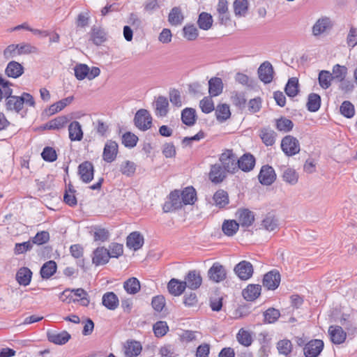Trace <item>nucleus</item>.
<instances>
[{"label": "nucleus", "mask_w": 357, "mask_h": 357, "mask_svg": "<svg viewBox=\"0 0 357 357\" xmlns=\"http://www.w3.org/2000/svg\"><path fill=\"white\" fill-rule=\"evenodd\" d=\"M184 20L181 9L178 7L173 8L168 16V22L172 26L181 25Z\"/></svg>", "instance_id": "nucleus-33"}, {"label": "nucleus", "mask_w": 357, "mask_h": 357, "mask_svg": "<svg viewBox=\"0 0 357 357\" xmlns=\"http://www.w3.org/2000/svg\"><path fill=\"white\" fill-rule=\"evenodd\" d=\"M281 148L284 153L289 156L294 155L300 151L298 139L291 135H287L282 139Z\"/></svg>", "instance_id": "nucleus-5"}, {"label": "nucleus", "mask_w": 357, "mask_h": 357, "mask_svg": "<svg viewBox=\"0 0 357 357\" xmlns=\"http://www.w3.org/2000/svg\"><path fill=\"white\" fill-rule=\"evenodd\" d=\"M264 321L268 324L275 322L280 316V311L275 308H269L264 313Z\"/></svg>", "instance_id": "nucleus-60"}, {"label": "nucleus", "mask_w": 357, "mask_h": 357, "mask_svg": "<svg viewBox=\"0 0 357 357\" xmlns=\"http://www.w3.org/2000/svg\"><path fill=\"white\" fill-rule=\"evenodd\" d=\"M185 286L183 281L172 278L168 282L167 289L169 292L175 296H180L185 289Z\"/></svg>", "instance_id": "nucleus-28"}, {"label": "nucleus", "mask_w": 357, "mask_h": 357, "mask_svg": "<svg viewBox=\"0 0 357 357\" xmlns=\"http://www.w3.org/2000/svg\"><path fill=\"white\" fill-rule=\"evenodd\" d=\"M110 255L107 249L100 247L94 250L92 261L96 266H100L107 264Z\"/></svg>", "instance_id": "nucleus-19"}, {"label": "nucleus", "mask_w": 357, "mask_h": 357, "mask_svg": "<svg viewBox=\"0 0 357 357\" xmlns=\"http://www.w3.org/2000/svg\"><path fill=\"white\" fill-rule=\"evenodd\" d=\"M277 348L280 354L287 356L291 352L292 344L290 340H282L278 342Z\"/></svg>", "instance_id": "nucleus-63"}, {"label": "nucleus", "mask_w": 357, "mask_h": 357, "mask_svg": "<svg viewBox=\"0 0 357 357\" xmlns=\"http://www.w3.org/2000/svg\"><path fill=\"white\" fill-rule=\"evenodd\" d=\"M50 240V234L47 231H41L38 232L34 237L31 239V243L33 244L41 245L47 243Z\"/></svg>", "instance_id": "nucleus-56"}, {"label": "nucleus", "mask_w": 357, "mask_h": 357, "mask_svg": "<svg viewBox=\"0 0 357 357\" xmlns=\"http://www.w3.org/2000/svg\"><path fill=\"white\" fill-rule=\"evenodd\" d=\"M182 207V202L180 197V192L174 190L170 192L167 200L162 206L164 213H169L176 211Z\"/></svg>", "instance_id": "nucleus-6"}, {"label": "nucleus", "mask_w": 357, "mask_h": 357, "mask_svg": "<svg viewBox=\"0 0 357 357\" xmlns=\"http://www.w3.org/2000/svg\"><path fill=\"white\" fill-rule=\"evenodd\" d=\"M183 37L189 40H195L198 36L199 31L194 25H185L183 29Z\"/></svg>", "instance_id": "nucleus-53"}, {"label": "nucleus", "mask_w": 357, "mask_h": 357, "mask_svg": "<svg viewBox=\"0 0 357 357\" xmlns=\"http://www.w3.org/2000/svg\"><path fill=\"white\" fill-rule=\"evenodd\" d=\"M5 73L10 77L17 78L22 75L24 68L17 61H10L8 63Z\"/></svg>", "instance_id": "nucleus-29"}, {"label": "nucleus", "mask_w": 357, "mask_h": 357, "mask_svg": "<svg viewBox=\"0 0 357 357\" xmlns=\"http://www.w3.org/2000/svg\"><path fill=\"white\" fill-rule=\"evenodd\" d=\"M328 333L331 341L336 344L344 342L347 337V333L344 331L342 327L338 326H330Z\"/></svg>", "instance_id": "nucleus-21"}, {"label": "nucleus", "mask_w": 357, "mask_h": 357, "mask_svg": "<svg viewBox=\"0 0 357 357\" xmlns=\"http://www.w3.org/2000/svg\"><path fill=\"white\" fill-rule=\"evenodd\" d=\"M93 165L91 162L85 161L78 167V172L82 181L89 183L93 178Z\"/></svg>", "instance_id": "nucleus-15"}, {"label": "nucleus", "mask_w": 357, "mask_h": 357, "mask_svg": "<svg viewBox=\"0 0 357 357\" xmlns=\"http://www.w3.org/2000/svg\"><path fill=\"white\" fill-rule=\"evenodd\" d=\"M259 137L266 146H272L275 144L276 134L273 130L264 128L260 130Z\"/></svg>", "instance_id": "nucleus-38"}, {"label": "nucleus", "mask_w": 357, "mask_h": 357, "mask_svg": "<svg viewBox=\"0 0 357 357\" xmlns=\"http://www.w3.org/2000/svg\"><path fill=\"white\" fill-rule=\"evenodd\" d=\"M232 103L239 108H243L245 105L246 99L243 92L234 91L231 96Z\"/></svg>", "instance_id": "nucleus-58"}, {"label": "nucleus", "mask_w": 357, "mask_h": 357, "mask_svg": "<svg viewBox=\"0 0 357 357\" xmlns=\"http://www.w3.org/2000/svg\"><path fill=\"white\" fill-rule=\"evenodd\" d=\"M102 305L107 309L114 310L119 304L117 296L114 292H107L102 296Z\"/></svg>", "instance_id": "nucleus-27"}, {"label": "nucleus", "mask_w": 357, "mask_h": 357, "mask_svg": "<svg viewBox=\"0 0 357 357\" xmlns=\"http://www.w3.org/2000/svg\"><path fill=\"white\" fill-rule=\"evenodd\" d=\"M32 272L29 268L22 267L19 269L16 274V280L20 284L27 286L31 282Z\"/></svg>", "instance_id": "nucleus-34"}, {"label": "nucleus", "mask_w": 357, "mask_h": 357, "mask_svg": "<svg viewBox=\"0 0 357 357\" xmlns=\"http://www.w3.org/2000/svg\"><path fill=\"white\" fill-rule=\"evenodd\" d=\"M280 275L278 271H271L264 275L263 285L268 289H275L280 284Z\"/></svg>", "instance_id": "nucleus-16"}, {"label": "nucleus", "mask_w": 357, "mask_h": 357, "mask_svg": "<svg viewBox=\"0 0 357 357\" xmlns=\"http://www.w3.org/2000/svg\"><path fill=\"white\" fill-rule=\"evenodd\" d=\"M340 110L341 114L347 118H351L355 114L354 106L349 101H344L340 106Z\"/></svg>", "instance_id": "nucleus-57"}, {"label": "nucleus", "mask_w": 357, "mask_h": 357, "mask_svg": "<svg viewBox=\"0 0 357 357\" xmlns=\"http://www.w3.org/2000/svg\"><path fill=\"white\" fill-rule=\"evenodd\" d=\"M282 178L285 182L295 185L298 182V176L294 169L287 168L283 172Z\"/></svg>", "instance_id": "nucleus-54"}, {"label": "nucleus", "mask_w": 357, "mask_h": 357, "mask_svg": "<svg viewBox=\"0 0 357 357\" xmlns=\"http://www.w3.org/2000/svg\"><path fill=\"white\" fill-rule=\"evenodd\" d=\"M169 102L167 98L159 96L155 101V114L160 117L165 116L168 113Z\"/></svg>", "instance_id": "nucleus-36"}, {"label": "nucleus", "mask_w": 357, "mask_h": 357, "mask_svg": "<svg viewBox=\"0 0 357 357\" xmlns=\"http://www.w3.org/2000/svg\"><path fill=\"white\" fill-rule=\"evenodd\" d=\"M213 200L219 208L225 207L229 204V196L224 190H218L213 195Z\"/></svg>", "instance_id": "nucleus-37"}, {"label": "nucleus", "mask_w": 357, "mask_h": 357, "mask_svg": "<svg viewBox=\"0 0 357 357\" xmlns=\"http://www.w3.org/2000/svg\"><path fill=\"white\" fill-rule=\"evenodd\" d=\"M330 26V21L328 18L319 19L312 26V33L317 36L324 33Z\"/></svg>", "instance_id": "nucleus-41"}, {"label": "nucleus", "mask_w": 357, "mask_h": 357, "mask_svg": "<svg viewBox=\"0 0 357 357\" xmlns=\"http://www.w3.org/2000/svg\"><path fill=\"white\" fill-rule=\"evenodd\" d=\"M213 22V17L211 14L202 12L199 15L197 24L201 29L208 30L212 26Z\"/></svg>", "instance_id": "nucleus-47"}, {"label": "nucleus", "mask_w": 357, "mask_h": 357, "mask_svg": "<svg viewBox=\"0 0 357 357\" xmlns=\"http://www.w3.org/2000/svg\"><path fill=\"white\" fill-rule=\"evenodd\" d=\"M238 169H240L243 172H250L255 165V159L252 155L245 153L242 155L238 160Z\"/></svg>", "instance_id": "nucleus-22"}, {"label": "nucleus", "mask_w": 357, "mask_h": 357, "mask_svg": "<svg viewBox=\"0 0 357 357\" xmlns=\"http://www.w3.org/2000/svg\"><path fill=\"white\" fill-rule=\"evenodd\" d=\"M234 78L236 82L245 87L254 88L257 84V81L255 79H252L242 73H237Z\"/></svg>", "instance_id": "nucleus-49"}, {"label": "nucleus", "mask_w": 357, "mask_h": 357, "mask_svg": "<svg viewBox=\"0 0 357 357\" xmlns=\"http://www.w3.org/2000/svg\"><path fill=\"white\" fill-rule=\"evenodd\" d=\"M185 287L195 290L198 289L202 283V278L199 271L196 270L190 271L183 281Z\"/></svg>", "instance_id": "nucleus-11"}, {"label": "nucleus", "mask_w": 357, "mask_h": 357, "mask_svg": "<svg viewBox=\"0 0 357 357\" xmlns=\"http://www.w3.org/2000/svg\"><path fill=\"white\" fill-rule=\"evenodd\" d=\"M239 224L234 220H225L222 225V229L224 234L228 236H232L238 231Z\"/></svg>", "instance_id": "nucleus-44"}, {"label": "nucleus", "mask_w": 357, "mask_h": 357, "mask_svg": "<svg viewBox=\"0 0 357 357\" xmlns=\"http://www.w3.org/2000/svg\"><path fill=\"white\" fill-rule=\"evenodd\" d=\"M144 244V237L138 231L130 233L126 239V245L134 250H138Z\"/></svg>", "instance_id": "nucleus-20"}, {"label": "nucleus", "mask_w": 357, "mask_h": 357, "mask_svg": "<svg viewBox=\"0 0 357 357\" xmlns=\"http://www.w3.org/2000/svg\"><path fill=\"white\" fill-rule=\"evenodd\" d=\"M218 20L222 24H227L230 21L228 2L227 0H218L216 8Z\"/></svg>", "instance_id": "nucleus-18"}, {"label": "nucleus", "mask_w": 357, "mask_h": 357, "mask_svg": "<svg viewBox=\"0 0 357 357\" xmlns=\"http://www.w3.org/2000/svg\"><path fill=\"white\" fill-rule=\"evenodd\" d=\"M125 349L126 357H135L141 353L142 347L139 342L130 341L127 342V346H126Z\"/></svg>", "instance_id": "nucleus-40"}, {"label": "nucleus", "mask_w": 357, "mask_h": 357, "mask_svg": "<svg viewBox=\"0 0 357 357\" xmlns=\"http://www.w3.org/2000/svg\"><path fill=\"white\" fill-rule=\"evenodd\" d=\"M215 116L219 122L225 121L231 116L229 107L227 104L218 105L215 110Z\"/></svg>", "instance_id": "nucleus-46"}, {"label": "nucleus", "mask_w": 357, "mask_h": 357, "mask_svg": "<svg viewBox=\"0 0 357 357\" xmlns=\"http://www.w3.org/2000/svg\"><path fill=\"white\" fill-rule=\"evenodd\" d=\"M225 268L220 263H214L208 271L209 279L215 282H220L226 278Z\"/></svg>", "instance_id": "nucleus-12"}, {"label": "nucleus", "mask_w": 357, "mask_h": 357, "mask_svg": "<svg viewBox=\"0 0 357 357\" xmlns=\"http://www.w3.org/2000/svg\"><path fill=\"white\" fill-rule=\"evenodd\" d=\"M222 91H208L211 96H218ZM199 107L204 113L208 114L214 109V104L211 97H204L199 102Z\"/></svg>", "instance_id": "nucleus-25"}, {"label": "nucleus", "mask_w": 357, "mask_h": 357, "mask_svg": "<svg viewBox=\"0 0 357 357\" xmlns=\"http://www.w3.org/2000/svg\"><path fill=\"white\" fill-rule=\"evenodd\" d=\"M258 178L262 185H271L276 179L274 169L268 165L262 166L258 175Z\"/></svg>", "instance_id": "nucleus-10"}, {"label": "nucleus", "mask_w": 357, "mask_h": 357, "mask_svg": "<svg viewBox=\"0 0 357 357\" xmlns=\"http://www.w3.org/2000/svg\"><path fill=\"white\" fill-rule=\"evenodd\" d=\"M261 286L259 284H249L247 288L243 290V298L249 301H255L261 294Z\"/></svg>", "instance_id": "nucleus-26"}, {"label": "nucleus", "mask_w": 357, "mask_h": 357, "mask_svg": "<svg viewBox=\"0 0 357 357\" xmlns=\"http://www.w3.org/2000/svg\"><path fill=\"white\" fill-rule=\"evenodd\" d=\"M161 357H176L178 356L175 347L172 344H165L159 351Z\"/></svg>", "instance_id": "nucleus-61"}, {"label": "nucleus", "mask_w": 357, "mask_h": 357, "mask_svg": "<svg viewBox=\"0 0 357 357\" xmlns=\"http://www.w3.org/2000/svg\"><path fill=\"white\" fill-rule=\"evenodd\" d=\"M261 228L268 231H273L278 228V220L273 214L268 213L262 220Z\"/></svg>", "instance_id": "nucleus-30"}, {"label": "nucleus", "mask_w": 357, "mask_h": 357, "mask_svg": "<svg viewBox=\"0 0 357 357\" xmlns=\"http://www.w3.org/2000/svg\"><path fill=\"white\" fill-rule=\"evenodd\" d=\"M123 287L128 294H135L140 290V283L136 278H130L124 282Z\"/></svg>", "instance_id": "nucleus-50"}, {"label": "nucleus", "mask_w": 357, "mask_h": 357, "mask_svg": "<svg viewBox=\"0 0 357 357\" xmlns=\"http://www.w3.org/2000/svg\"><path fill=\"white\" fill-rule=\"evenodd\" d=\"M347 68L344 66L336 64L332 69V77L335 83H340L344 80L347 75Z\"/></svg>", "instance_id": "nucleus-35"}, {"label": "nucleus", "mask_w": 357, "mask_h": 357, "mask_svg": "<svg viewBox=\"0 0 357 357\" xmlns=\"http://www.w3.org/2000/svg\"><path fill=\"white\" fill-rule=\"evenodd\" d=\"M318 79L320 86L324 89L329 88L333 83H335L332 74L328 70H321L319 73Z\"/></svg>", "instance_id": "nucleus-42"}, {"label": "nucleus", "mask_w": 357, "mask_h": 357, "mask_svg": "<svg viewBox=\"0 0 357 357\" xmlns=\"http://www.w3.org/2000/svg\"><path fill=\"white\" fill-rule=\"evenodd\" d=\"M57 265L54 261L50 260L45 262L41 267L40 273L43 279H49L56 271Z\"/></svg>", "instance_id": "nucleus-32"}, {"label": "nucleus", "mask_w": 357, "mask_h": 357, "mask_svg": "<svg viewBox=\"0 0 357 357\" xmlns=\"http://www.w3.org/2000/svg\"><path fill=\"white\" fill-rule=\"evenodd\" d=\"M74 73L76 78L79 80L87 79L91 80L98 77L100 73V70L98 67H89L86 64L77 63L74 67Z\"/></svg>", "instance_id": "nucleus-2"}, {"label": "nucleus", "mask_w": 357, "mask_h": 357, "mask_svg": "<svg viewBox=\"0 0 357 357\" xmlns=\"http://www.w3.org/2000/svg\"><path fill=\"white\" fill-rule=\"evenodd\" d=\"M35 102L31 95L24 93L21 96H8L6 99V107L7 110L19 112L24 105L34 106Z\"/></svg>", "instance_id": "nucleus-1"}, {"label": "nucleus", "mask_w": 357, "mask_h": 357, "mask_svg": "<svg viewBox=\"0 0 357 357\" xmlns=\"http://www.w3.org/2000/svg\"><path fill=\"white\" fill-rule=\"evenodd\" d=\"M236 338L238 342L245 347L250 346L252 342L251 333L249 331L244 330L243 328L239 330L236 335Z\"/></svg>", "instance_id": "nucleus-51"}, {"label": "nucleus", "mask_w": 357, "mask_h": 357, "mask_svg": "<svg viewBox=\"0 0 357 357\" xmlns=\"http://www.w3.org/2000/svg\"><path fill=\"white\" fill-rule=\"evenodd\" d=\"M67 121H68V119L66 116H59V117H57V118L50 121L47 124V127L49 129L59 130V129L63 128L66 126V124L67 123Z\"/></svg>", "instance_id": "nucleus-59"}, {"label": "nucleus", "mask_w": 357, "mask_h": 357, "mask_svg": "<svg viewBox=\"0 0 357 357\" xmlns=\"http://www.w3.org/2000/svg\"><path fill=\"white\" fill-rule=\"evenodd\" d=\"M180 197L182 204H193L197 199L196 191L193 187H187L180 193Z\"/></svg>", "instance_id": "nucleus-31"}, {"label": "nucleus", "mask_w": 357, "mask_h": 357, "mask_svg": "<svg viewBox=\"0 0 357 357\" xmlns=\"http://www.w3.org/2000/svg\"><path fill=\"white\" fill-rule=\"evenodd\" d=\"M227 172L220 164L213 165L208 174L209 179L214 183H222L227 176Z\"/></svg>", "instance_id": "nucleus-14"}, {"label": "nucleus", "mask_w": 357, "mask_h": 357, "mask_svg": "<svg viewBox=\"0 0 357 357\" xmlns=\"http://www.w3.org/2000/svg\"><path fill=\"white\" fill-rule=\"evenodd\" d=\"M197 119L196 111L193 108H185L182 111L181 120L182 122L188 126H193Z\"/></svg>", "instance_id": "nucleus-39"}, {"label": "nucleus", "mask_w": 357, "mask_h": 357, "mask_svg": "<svg viewBox=\"0 0 357 357\" xmlns=\"http://www.w3.org/2000/svg\"><path fill=\"white\" fill-rule=\"evenodd\" d=\"M153 329L156 337H162L167 333L169 328L165 321H159L153 325Z\"/></svg>", "instance_id": "nucleus-62"}, {"label": "nucleus", "mask_w": 357, "mask_h": 357, "mask_svg": "<svg viewBox=\"0 0 357 357\" xmlns=\"http://www.w3.org/2000/svg\"><path fill=\"white\" fill-rule=\"evenodd\" d=\"M233 8L236 17H244L248 10V0H235L233 3Z\"/></svg>", "instance_id": "nucleus-43"}, {"label": "nucleus", "mask_w": 357, "mask_h": 357, "mask_svg": "<svg viewBox=\"0 0 357 357\" xmlns=\"http://www.w3.org/2000/svg\"><path fill=\"white\" fill-rule=\"evenodd\" d=\"M69 138L71 141H81L83 138V130L79 122L72 121L68 126Z\"/></svg>", "instance_id": "nucleus-23"}, {"label": "nucleus", "mask_w": 357, "mask_h": 357, "mask_svg": "<svg viewBox=\"0 0 357 357\" xmlns=\"http://www.w3.org/2000/svg\"><path fill=\"white\" fill-rule=\"evenodd\" d=\"M118 154V144L112 140H108L105 144L102 153V158L107 162L115 160Z\"/></svg>", "instance_id": "nucleus-13"}, {"label": "nucleus", "mask_w": 357, "mask_h": 357, "mask_svg": "<svg viewBox=\"0 0 357 357\" xmlns=\"http://www.w3.org/2000/svg\"><path fill=\"white\" fill-rule=\"evenodd\" d=\"M236 215L238 218L239 225H241L243 227L250 226L255 220L254 213L247 208L238 209Z\"/></svg>", "instance_id": "nucleus-17"}, {"label": "nucleus", "mask_w": 357, "mask_h": 357, "mask_svg": "<svg viewBox=\"0 0 357 357\" xmlns=\"http://www.w3.org/2000/svg\"><path fill=\"white\" fill-rule=\"evenodd\" d=\"M274 69L269 61L263 62L257 69L259 79L264 84L271 83L274 77Z\"/></svg>", "instance_id": "nucleus-7"}, {"label": "nucleus", "mask_w": 357, "mask_h": 357, "mask_svg": "<svg viewBox=\"0 0 357 357\" xmlns=\"http://www.w3.org/2000/svg\"><path fill=\"white\" fill-rule=\"evenodd\" d=\"M134 122L137 128L146 131L151 128L152 117L148 110L140 109L135 114Z\"/></svg>", "instance_id": "nucleus-4"}, {"label": "nucleus", "mask_w": 357, "mask_h": 357, "mask_svg": "<svg viewBox=\"0 0 357 357\" xmlns=\"http://www.w3.org/2000/svg\"><path fill=\"white\" fill-rule=\"evenodd\" d=\"M310 112H315L319 110L321 106V97L317 93H312L308 96L306 104Z\"/></svg>", "instance_id": "nucleus-45"}, {"label": "nucleus", "mask_w": 357, "mask_h": 357, "mask_svg": "<svg viewBox=\"0 0 357 357\" xmlns=\"http://www.w3.org/2000/svg\"><path fill=\"white\" fill-rule=\"evenodd\" d=\"M91 40L96 45H100L106 40V34L102 29L93 26L91 32Z\"/></svg>", "instance_id": "nucleus-48"}, {"label": "nucleus", "mask_w": 357, "mask_h": 357, "mask_svg": "<svg viewBox=\"0 0 357 357\" xmlns=\"http://www.w3.org/2000/svg\"><path fill=\"white\" fill-rule=\"evenodd\" d=\"M324 349V342L321 340H312L303 347L305 357H317Z\"/></svg>", "instance_id": "nucleus-9"}, {"label": "nucleus", "mask_w": 357, "mask_h": 357, "mask_svg": "<svg viewBox=\"0 0 357 357\" xmlns=\"http://www.w3.org/2000/svg\"><path fill=\"white\" fill-rule=\"evenodd\" d=\"M275 126L278 130L287 132L292 130L294 123L290 119L281 117L276 120Z\"/></svg>", "instance_id": "nucleus-52"}, {"label": "nucleus", "mask_w": 357, "mask_h": 357, "mask_svg": "<svg viewBox=\"0 0 357 357\" xmlns=\"http://www.w3.org/2000/svg\"><path fill=\"white\" fill-rule=\"evenodd\" d=\"M109 254L111 257L118 258L119 256L123 255V247L122 244L113 243L109 246Z\"/></svg>", "instance_id": "nucleus-64"}, {"label": "nucleus", "mask_w": 357, "mask_h": 357, "mask_svg": "<svg viewBox=\"0 0 357 357\" xmlns=\"http://www.w3.org/2000/svg\"><path fill=\"white\" fill-rule=\"evenodd\" d=\"M137 141V136L130 132H127L122 136V144L126 147L133 148L136 146Z\"/></svg>", "instance_id": "nucleus-55"}, {"label": "nucleus", "mask_w": 357, "mask_h": 357, "mask_svg": "<svg viewBox=\"0 0 357 357\" xmlns=\"http://www.w3.org/2000/svg\"><path fill=\"white\" fill-rule=\"evenodd\" d=\"M234 271L241 280H248L252 276L254 268L250 262L243 260L235 266Z\"/></svg>", "instance_id": "nucleus-8"}, {"label": "nucleus", "mask_w": 357, "mask_h": 357, "mask_svg": "<svg viewBox=\"0 0 357 357\" xmlns=\"http://www.w3.org/2000/svg\"><path fill=\"white\" fill-rule=\"evenodd\" d=\"M48 340L54 344L62 345L70 339L71 335L66 331L59 333L52 332L47 333Z\"/></svg>", "instance_id": "nucleus-24"}, {"label": "nucleus", "mask_w": 357, "mask_h": 357, "mask_svg": "<svg viewBox=\"0 0 357 357\" xmlns=\"http://www.w3.org/2000/svg\"><path fill=\"white\" fill-rule=\"evenodd\" d=\"M222 167L229 173H235L238 170V160L232 150H226L220 156L219 158Z\"/></svg>", "instance_id": "nucleus-3"}]
</instances>
